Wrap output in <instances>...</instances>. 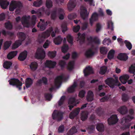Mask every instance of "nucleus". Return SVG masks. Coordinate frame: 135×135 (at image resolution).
I'll return each mask as SVG.
<instances>
[{"label": "nucleus", "instance_id": "nucleus-51", "mask_svg": "<svg viewBox=\"0 0 135 135\" xmlns=\"http://www.w3.org/2000/svg\"><path fill=\"white\" fill-rule=\"evenodd\" d=\"M46 6L48 8H50L52 7V2L50 0H47L46 3Z\"/></svg>", "mask_w": 135, "mask_h": 135}, {"label": "nucleus", "instance_id": "nucleus-10", "mask_svg": "<svg viewBox=\"0 0 135 135\" xmlns=\"http://www.w3.org/2000/svg\"><path fill=\"white\" fill-rule=\"evenodd\" d=\"M21 5V3L20 2L12 1L10 5L9 10L11 11H13L16 7H20Z\"/></svg>", "mask_w": 135, "mask_h": 135}, {"label": "nucleus", "instance_id": "nucleus-13", "mask_svg": "<svg viewBox=\"0 0 135 135\" xmlns=\"http://www.w3.org/2000/svg\"><path fill=\"white\" fill-rule=\"evenodd\" d=\"M56 64V62L51 60H47L44 64L45 67L49 68H54L55 67Z\"/></svg>", "mask_w": 135, "mask_h": 135}, {"label": "nucleus", "instance_id": "nucleus-60", "mask_svg": "<svg viewBox=\"0 0 135 135\" xmlns=\"http://www.w3.org/2000/svg\"><path fill=\"white\" fill-rule=\"evenodd\" d=\"M50 44V42L48 40H47L43 45L44 48L46 49L48 48Z\"/></svg>", "mask_w": 135, "mask_h": 135}, {"label": "nucleus", "instance_id": "nucleus-21", "mask_svg": "<svg viewBox=\"0 0 135 135\" xmlns=\"http://www.w3.org/2000/svg\"><path fill=\"white\" fill-rule=\"evenodd\" d=\"M117 58L121 61H125L128 59L127 55L124 53H120L117 56Z\"/></svg>", "mask_w": 135, "mask_h": 135}, {"label": "nucleus", "instance_id": "nucleus-32", "mask_svg": "<svg viewBox=\"0 0 135 135\" xmlns=\"http://www.w3.org/2000/svg\"><path fill=\"white\" fill-rule=\"evenodd\" d=\"M88 117V113L86 112H83L81 114L80 118L82 121L86 120Z\"/></svg>", "mask_w": 135, "mask_h": 135}, {"label": "nucleus", "instance_id": "nucleus-45", "mask_svg": "<svg viewBox=\"0 0 135 135\" xmlns=\"http://www.w3.org/2000/svg\"><path fill=\"white\" fill-rule=\"evenodd\" d=\"M107 68L106 67L103 66L101 67L99 73L102 75L104 74L106 72Z\"/></svg>", "mask_w": 135, "mask_h": 135}, {"label": "nucleus", "instance_id": "nucleus-12", "mask_svg": "<svg viewBox=\"0 0 135 135\" xmlns=\"http://www.w3.org/2000/svg\"><path fill=\"white\" fill-rule=\"evenodd\" d=\"M40 21L38 23L37 27L40 28V29L41 31L44 30L46 28L47 25L48 24V22L42 19H40Z\"/></svg>", "mask_w": 135, "mask_h": 135}, {"label": "nucleus", "instance_id": "nucleus-37", "mask_svg": "<svg viewBox=\"0 0 135 135\" xmlns=\"http://www.w3.org/2000/svg\"><path fill=\"white\" fill-rule=\"evenodd\" d=\"M97 129L99 131L102 132L104 129V126L102 123H99L97 126Z\"/></svg>", "mask_w": 135, "mask_h": 135}, {"label": "nucleus", "instance_id": "nucleus-16", "mask_svg": "<svg viewBox=\"0 0 135 135\" xmlns=\"http://www.w3.org/2000/svg\"><path fill=\"white\" fill-rule=\"evenodd\" d=\"M88 40L92 44H99L100 43V41L98 37L96 36H89L88 37Z\"/></svg>", "mask_w": 135, "mask_h": 135}, {"label": "nucleus", "instance_id": "nucleus-44", "mask_svg": "<svg viewBox=\"0 0 135 135\" xmlns=\"http://www.w3.org/2000/svg\"><path fill=\"white\" fill-rule=\"evenodd\" d=\"M11 43V41H6L4 44V47L5 50L8 49L10 46Z\"/></svg>", "mask_w": 135, "mask_h": 135}, {"label": "nucleus", "instance_id": "nucleus-49", "mask_svg": "<svg viewBox=\"0 0 135 135\" xmlns=\"http://www.w3.org/2000/svg\"><path fill=\"white\" fill-rule=\"evenodd\" d=\"M100 52L103 54H106L108 50L105 47H103L100 48Z\"/></svg>", "mask_w": 135, "mask_h": 135}, {"label": "nucleus", "instance_id": "nucleus-42", "mask_svg": "<svg viewBox=\"0 0 135 135\" xmlns=\"http://www.w3.org/2000/svg\"><path fill=\"white\" fill-rule=\"evenodd\" d=\"M69 49V47L68 45L64 44L61 48L62 52L64 53L66 52Z\"/></svg>", "mask_w": 135, "mask_h": 135}, {"label": "nucleus", "instance_id": "nucleus-35", "mask_svg": "<svg viewBox=\"0 0 135 135\" xmlns=\"http://www.w3.org/2000/svg\"><path fill=\"white\" fill-rule=\"evenodd\" d=\"M62 38L60 36H58L55 38L54 40V42L56 45L60 44L62 40Z\"/></svg>", "mask_w": 135, "mask_h": 135}, {"label": "nucleus", "instance_id": "nucleus-11", "mask_svg": "<svg viewBox=\"0 0 135 135\" xmlns=\"http://www.w3.org/2000/svg\"><path fill=\"white\" fill-rule=\"evenodd\" d=\"M133 110L132 109H131L129 110V113L131 115V116L128 115L126 117L123 118L122 119V123H127L133 119L134 117L132 114L133 113Z\"/></svg>", "mask_w": 135, "mask_h": 135}, {"label": "nucleus", "instance_id": "nucleus-22", "mask_svg": "<svg viewBox=\"0 0 135 135\" xmlns=\"http://www.w3.org/2000/svg\"><path fill=\"white\" fill-rule=\"evenodd\" d=\"M75 0H70L68 4V9L70 11L72 10L75 7Z\"/></svg>", "mask_w": 135, "mask_h": 135}, {"label": "nucleus", "instance_id": "nucleus-23", "mask_svg": "<svg viewBox=\"0 0 135 135\" xmlns=\"http://www.w3.org/2000/svg\"><path fill=\"white\" fill-rule=\"evenodd\" d=\"M27 52L25 51L21 52L20 54L18 59L20 61H23L26 58L27 56Z\"/></svg>", "mask_w": 135, "mask_h": 135}, {"label": "nucleus", "instance_id": "nucleus-64", "mask_svg": "<svg viewBox=\"0 0 135 135\" xmlns=\"http://www.w3.org/2000/svg\"><path fill=\"white\" fill-rule=\"evenodd\" d=\"M79 54L75 52H73L72 53V56L73 59H75L78 57L79 56Z\"/></svg>", "mask_w": 135, "mask_h": 135}, {"label": "nucleus", "instance_id": "nucleus-17", "mask_svg": "<svg viewBox=\"0 0 135 135\" xmlns=\"http://www.w3.org/2000/svg\"><path fill=\"white\" fill-rule=\"evenodd\" d=\"M117 110L121 114H125L128 112V109L127 107L124 105L118 108Z\"/></svg>", "mask_w": 135, "mask_h": 135}, {"label": "nucleus", "instance_id": "nucleus-46", "mask_svg": "<svg viewBox=\"0 0 135 135\" xmlns=\"http://www.w3.org/2000/svg\"><path fill=\"white\" fill-rule=\"evenodd\" d=\"M59 13L60 14L59 16V19L61 20L63 19L64 15V14L63 10L61 8H60L59 10Z\"/></svg>", "mask_w": 135, "mask_h": 135}, {"label": "nucleus", "instance_id": "nucleus-24", "mask_svg": "<svg viewBox=\"0 0 135 135\" xmlns=\"http://www.w3.org/2000/svg\"><path fill=\"white\" fill-rule=\"evenodd\" d=\"M9 4V3L5 0H0V5L3 9H6Z\"/></svg>", "mask_w": 135, "mask_h": 135}, {"label": "nucleus", "instance_id": "nucleus-2", "mask_svg": "<svg viewBox=\"0 0 135 135\" xmlns=\"http://www.w3.org/2000/svg\"><path fill=\"white\" fill-rule=\"evenodd\" d=\"M53 31L52 28L50 27L45 32H42L41 35H39L38 38V41L40 43L43 42L45 39L50 36L51 33L52 36L54 37L55 35V33Z\"/></svg>", "mask_w": 135, "mask_h": 135}, {"label": "nucleus", "instance_id": "nucleus-27", "mask_svg": "<svg viewBox=\"0 0 135 135\" xmlns=\"http://www.w3.org/2000/svg\"><path fill=\"white\" fill-rule=\"evenodd\" d=\"M94 54L93 49L92 48L87 50L85 52V55L87 57H90L93 56Z\"/></svg>", "mask_w": 135, "mask_h": 135}, {"label": "nucleus", "instance_id": "nucleus-1", "mask_svg": "<svg viewBox=\"0 0 135 135\" xmlns=\"http://www.w3.org/2000/svg\"><path fill=\"white\" fill-rule=\"evenodd\" d=\"M30 18V16H24L21 20V22L24 27L28 28L32 27L35 25L36 17L35 15H33L32 17V21L31 22H29L28 20Z\"/></svg>", "mask_w": 135, "mask_h": 135}, {"label": "nucleus", "instance_id": "nucleus-30", "mask_svg": "<svg viewBox=\"0 0 135 135\" xmlns=\"http://www.w3.org/2000/svg\"><path fill=\"white\" fill-rule=\"evenodd\" d=\"M93 95L92 91H89L88 93L87 99L89 101H91L93 100Z\"/></svg>", "mask_w": 135, "mask_h": 135}, {"label": "nucleus", "instance_id": "nucleus-28", "mask_svg": "<svg viewBox=\"0 0 135 135\" xmlns=\"http://www.w3.org/2000/svg\"><path fill=\"white\" fill-rule=\"evenodd\" d=\"M77 86V82L75 80L73 85L68 88V92L69 93L73 92L75 91V88Z\"/></svg>", "mask_w": 135, "mask_h": 135}, {"label": "nucleus", "instance_id": "nucleus-5", "mask_svg": "<svg viewBox=\"0 0 135 135\" xmlns=\"http://www.w3.org/2000/svg\"><path fill=\"white\" fill-rule=\"evenodd\" d=\"M35 57L40 59H43L45 57V53L44 49L42 48H38L35 54Z\"/></svg>", "mask_w": 135, "mask_h": 135}, {"label": "nucleus", "instance_id": "nucleus-36", "mask_svg": "<svg viewBox=\"0 0 135 135\" xmlns=\"http://www.w3.org/2000/svg\"><path fill=\"white\" fill-rule=\"evenodd\" d=\"M74 66V62L73 61H70L68 64L67 66L68 69L69 70H72Z\"/></svg>", "mask_w": 135, "mask_h": 135}, {"label": "nucleus", "instance_id": "nucleus-41", "mask_svg": "<svg viewBox=\"0 0 135 135\" xmlns=\"http://www.w3.org/2000/svg\"><path fill=\"white\" fill-rule=\"evenodd\" d=\"M115 51L113 50H111L109 52L108 57L109 59H112L114 56Z\"/></svg>", "mask_w": 135, "mask_h": 135}, {"label": "nucleus", "instance_id": "nucleus-55", "mask_svg": "<svg viewBox=\"0 0 135 135\" xmlns=\"http://www.w3.org/2000/svg\"><path fill=\"white\" fill-rule=\"evenodd\" d=\"M107 23L108 28L112 30H113V23L111 21H109Z\"/></svg>", "mask_w": 135, "mask_h": 135}, {"label": "nucleus", "instance_id": "nucleus-20", "mask_svg": "<svg viewBox=\"0 0 135 135\" xmlns=\"http://www.w3.org/2000/svg\"><path fill=\"white\" fill-rule=\"evenodd\" d=\"M129 77V75L127 74L124 75L120 76L119 78V79L122 83L125 84Z\"/></svg>", "mask_w": 135, "mask_h": 135}, {"label": "nucleus", "instance_id": "nucleus-31", "mask_svg": "<svg viewBox=\"0 0 135 135\" xmlns=\"http://www.w3.org/2000/svg\"><path fill=\"white\" fill-rule=\"evenodd\" d=\"M17 53V51H13L9 53L7 55V58L9 59H11L16 55Z\"/></svg>", "mask_w": 135, "mask_h": 135}, {"label": "nucleus", "instance_id": "nucleus-47", "mask_svg": "<svg viewBox=\"0 0 135 135\" xmlns=\"http://www.w3.org/2000/svg\"><path fill=\"white\" fill-rule=\"evenodd\" d=\"M124 43L126 44V47L128 50H130L131 49L132 46V44L126 40L124 41Z\"/></svg>", "mask_w": 135, "mask_h": 135}, {"label": "nucleus", "instance_id": "nucleus-6", "mask_svg": "<svg viewBox=\"0 0 135 135\" xmlns=\"http://www.w3.org/2000/svg\"><path fill=\"white\" fill-rule=\"evenodd\" d=\"M64 77L63 75L57 76L55 80L54 83V87L50 89V91H52L55 88H59L61 85L62 81L63 80Z\"/></svg>", "mask_w": 135, "mask_h": 135}, {"label": "nucleus", "instance_id": "nucleus-39", "mask_svg": "<svg viewBox=\"0 0 135 135\" xmlns=\"http://www.w3.org/2000/svg\"><path fill=\"white\" fill-rule=\"evenodd\" d=\"M56 52L55 51H49L47 53V55L50 57L52 58H54L56 56Z\"/></svg>", "mask_w": 135, "mask_h": 135}, {"label": "nucleus", "instance_id": "nucleus-63", "mask_svg": "<svg viewBox=\"0 0 135 135\" xmlns=\"http://www.w3.org/2000/svg\"><path fill=\"white\" fill-rule=\"evenodd\" d=\"M80 29V26L79 25H77L76 26H74L73 28V31L75 32H78Z\"/></svg>", "mask_w": 135, "mask_h": 135}, {"label": "nucleus", "instance_id": "nucleus-50", "mask_svg": "<svg viewBox=\"0 0 135 135\" xmlns=\"http://www.w3.org/2000/svg\"><path fill=\"white\" fill-rule=\"evenodd\" d=\"M6 28L8 29H11L12 28V25L10 22L8 21L5 24Z\"/></svg>", "mask_w": 135, "mask_h": 135}, {"label": "nucleus", "instance_id": "nucleus-18", "mask_svg": "<svg viewBox=\"0 0 135 135\" xmlns=\"http://www.w3.org/2000/svg\"><path fill=\"white\" fill-rule=\"evenodd\" d=\"M80 109L79 108L73 110L69 114V118L71 119H73L78 115L80 111Z\"/></svg>", "mask_w": 135, "mask_h": 135}, {"label": "nucleus", "instance_id": "nucleus-38", "mask_svg": "<svg viewBox=\"0 0 135 135\" xmlns=\"http://www.w3.org/2000/svg\"><path fill=\"white\" fill-rule=\"evenodd\" d=\"M42 4V0H37L33 2V6L36 7H39L41 6Z\"/></svg>", "mask_w": 135, "mask_h": 135}, {"label": "nucleus", "instance_id": "nucleus-7", "mask_svg": "<svg viewBox=\"0 0 135 135\" xmlns=\"http://www.w3.org/2000/svg\"><path fill=\"white\" fill-rule=\"evenodd\" d=\"M9 82L10 85L13 86L16 85L19 90L21 89V86L22 85V83L17 79H11L9 80Z\"/></svg>", "mask_w": 135, "mask_h": 135}, {"label": "nucleus", "instance_id": "nucleus-54", "mask_svg": "<svg viewBox=\"0 0 135 135\" xmlns=\"http://www.w3.org/2000/svg\"><path fill=\"white\" fill-rule=\"evenodd\" d=\"M129 72L134 73L135 72V64L132 65L129 69Z\"/></svg>", "mask_w": 135, "mask_h": 135}, {"label": "nucleus", "instance_id": "nucleus-61", "mask_svg": "<svg viewBox=\"0 0 135 135\" xmlns=\"http://www.w3.org/2000/svg\"><path fill=\"white\" fill-rule=\"evenodd\" d=\"M76 16V14L75 13H73L69 14L68 16V18L70 20L75 18Z\"/></svg>", "mask_w": 135, "mask_h": 135}, {"label": "nucleus", "instance_id": "nucleus-34", "mask_svg": "<svg viewBox=\"0 0 135 135\" xmlns=\"http://www.w3.org/2000/svg\"><path fill=\"white\" fill-rule=\"evenodd\" d=\"M42 83H43L45 84L47 83V80L46 78L43 77L41 79L38 80L37 81V85H40Z\"/></svg>", "mask_w": 135, "mask_h": 135}, {"label": "nucleus", "instance_id": "nucleus-14", "mask_svg": "<svg viewBox=\"0 0 135 135\" xmlns=\"http://www.w3.org/2000/svg\"><path fill=\"white\" fill-rule=\"evenodd\" d=\"M89 12L87 11V10L85 7L82 6L80 8V15L84 19H85L88 17Z\"/></svg>", "mask_w": 135, "mask_h": 135}, {"label": "nucleus", "instance_id": "nucleus-29", "mask_svg": "<svg viewBox=\"0 0 135 135\" xmlns=\"http://www.w3.org/2000/svg\"><path fill=\"white\" fill-rule=\"evenodd\" d=\"M30 67L32 71H34L37 68L38 64L35 62H33L30 64Z\"/></svg>", "mask_w": 135, "mask_h": 135}, {"label": "nucleus", "instance_id": "nucleus-8", "mask_svg": "<svg viewBox=\"0 0 135 135\" xmlns=\"http://www.w3.org/2000/svg\"><path fill=\"white\" fill-rule=\"evenodd\" d=\"M63 113L57 110H55L52 114L53 118L57 121L61 120L62 118Z\"/></svg>", "mask_w": 135, "mask_h": 135}, {"label": "nucleus", "instance_id": "nucleus-26", "mask_svg": "<svg viewBox=\"0 0 135 135\" xmlns=\"http://www.w3.org/2000/svg\"><path fill=\"white\" fill-rule=\"evenodd\" d=\"M98 19V15L96 12H95L92 15L91 19L90 20V23L91 26H92L93 22L96 21Z\"/></svg>", "mask_w": 135, "mask_h": 135}, {"label": "nucleus", "instance_id": "nucleus-57", "mask_svg": "<svg viewBox=\"0 0 135 135\" xmlns=\"http://www.w3.org/2000/svg\"><path fill=\"white\" fill-rule=\"evenodd\" d=\"M65 99V96H62L60 100L58 102V105L59 106H61L63 103Z\"/></svg>", "mask_w": 135, "mask_h": 135}, {"label": "nucleus", "instance_id": "nucleus-52", "mask_svg": "<svg viewBox=\"0 0 135 135\" xmlns=\"http://www.w3.org/2000/svg\"><path fill=\"white\" fill-rule=\"evenodd\" d=\"M85 91L84 90H81L79 92V96L80 98H83L85 96Z\"/></svg>", "mask_w": 135, "mask_h": 135}, {"label": "nucleus", "instance_id": "nucleus-56", "mask_svg": "<svg viewBox=\"0 0 135 135\" xmlns=\"http://www.w3.org/2000/svg\"><path fill=\"white\" fill-rule=\"evenodd\" d=\"M59 64L61 68L62 69L65 66L66 63L65 61L63 60H61L59 61Z\"/></svg>", "mask_w": 135, "mask_h": 135}, {"label": "nucleus", "instance_id": "nucleus-33", "mask_svg": "<svg viewBox=\"0 0 135 135\" xmlns=\"http://www.w3.org/2000/svg\"><path fill=\"white\" fill-rule=\"evenodd\" d=\"M33 83V80L31 79L27 78L26 79L25 82L26 87L27 88L30 87L32 84Z\"/></svg>", "mask_w": 135, "mask_h": 135}, {"label": "nucleus", "instance_id": "nucleus-15", "mask_svg": "<svg viewBox=\"0 0 135 135\" xmlns=\"http://www.w3.org/2000/svg\"><path fill=\"white\" fill-rule=\"evenodd\" d=\"M118 120L116 115H112L108 119V124L109 125L115 124L117 122Z\"/></svg>", "mask_w": 135, "mask_h": 135}, {"label": "nucleus", "instance_id": "nucleus-43", "mask_svg": "<svg viewBox=\"0 0 135 135\" xmlns=\"http://www.w3.org/2000/svg\"><path fill=\"white\" fill-rule=\"evenodd\" d=\"M77 130L75 127H73L68 132V135H71L77 132Z\"/></svg>", "mask_w": 135, "mask_h": 135}, {"label": "nucleus", "instance_id": "nucleus-25", "mask_svg": "<svg viewBox=\"0 0 135 135\" xmlns=\"http://www.w3.org/2000/svg\"><path fill=\"white\" fill-rule=\"evenodd\" d=\"M85 35L84 33L81 34L79 33L78 34V37L77 41H79L80 43H81L83 42L85 39Z\"/></svg>", "mask_w": 135, "mask_h": 135}, {"label": "nucleus", "instance_id": "nucleus-59", "mask_svg": "<svg viewBox=\"0 0 135 135\" xmlns=\"http://www.w3.org/2000/svg\"><path fill=\"white\" fill-rule=\"evenodd\" d=\"M62 31L64 33L67 30L66 25L65 24H63L61 26Z\"/></svg>", "mask_w": 135, "mask_h": 135}, {"label": "nucleus", "instance_id": "nucleus-9", "mask_svg": "<svg viewBox=\"0 0 135 135\" xmlns=\"http://www.w3.org/2000/svg\"><path fill=\"white\" fill-rule=\"evenodd\" d=\"M79 102L80 101L79 100H75L74 98H70L68 101L69 109L71 110L74 106H75L76 104H78Z\"/></svg>", "mask_w": 135, "mask_h": 135}, {"label": "nucleus", "instance_id": "nucleus-3", "mask_svg": "<svg viewBox=\"0 0 135 135\" xmlns=\"http://www.w3.org/2000/svg\"><path fill=\"white\" fill-rule=\"evenodd\" d=\"M18 35L19 40L16 41L15 43L13 44L12 48V49H15L18 48L21 45L22 41L24 40L26 37L25 35L22 32L18 33Z\"/></svg>", "mask_w": 135, "mask_h": 135}, {"label": "nucleus", "instance_id": "nucleus-48", "mask_svg": "<svg viewBox=\"0 0 135 135\" xmlns=\"http://www.w3.org/2000/svg\"><path fill=\"white\" fill-rule=\"evenodd\" d=\"M67 39L68 42L71 44H73V38L72 37L70 34H68L67 36Z\"/></svg>", "mask_w": 135, "mask_h": 135}, {"label": "nucleus", "instance_id": "nucleus-40", "mask_svg": "<svg viewBox=\"0 0 135 135\" xmlns=\"http://www.w3.org/2000/svg\"><path fill=\"white\" fill-rule=\"evenodd\" d=\"M12 65V63L11 62L6 61L4 62L3 67L5 68L8 69Z\"/></svg>", "mask_w": 135, "mask_h": 135}, {"label": "nucleus", "instance_id": "nucleus-62", "mask_svg": "<svg viewBox=\"0 0 135 135\" xmlns=\"http://www.w3.org/2000/svg\"><path fill=\"white\" fill-rule=\"evenodd\" d=\"M6 15L3 13L0 14V21H2L4 20L5 18Z\"/></svg>", "mask_w": 135, "mask_h": 135}, {"label": "nucleus", "instance_id": "nucleus-58", "mask_svg": "<svg viewBox=\"0 0 135 135\" xmlns=\"http://www.w3.org/2000/svg\"><path fill=\"white\" fill-rule=\"evenodd\" d=\"M128 99V96L126 94H123L122 95V100L124 102H126Z\"/></svg>", "mask_w": 135, "mask_h": 135}, {"label": "nucleus", "instance_id": "nucleus-53", "mask_svg": "<svg viewBox=\"0 0 135 135\" xmlns=\"http://www.w3.org/2000/svg\"><path fill=\"white\" fill-rule=\"evenodd\" d=\"M111 43V41L109 38H105L103 41V44L104 45H108Z\"/></svg>", "mask_w": 135, "mask_h": 135}, {"label": "nucleus", "instance_id": "nucleus-19", "mask_svg": "<svg viewBox=\"0 0 135 135\" xmlns=\"http://www.w3.org/2000/svg\"><path fill=\"white\" fill-rule=\"evenodd\" d=\"M84 75L87 76L88 75L92 74L93 71L92 68L90 67H86L84 70Z\"/></svg>", "mask_w": 135, "mask_h": 135}, {"label": "nucleus", "instance_id": "nucleus-4", "mask_svg": "<svg viewBox=\"0 0 135 135\" xmlns=\"http://www.w3.org/2000/svg\"><path fill=\"white\" fill-rule=\"evenodd\" d=\"M104 81L106 84L112 88H113L115 85L119 86L120 84L118 80L115 81L114 79L111 77L107 78Z\"/></svg>", "mask_w": 135, "mask_h": 135}]
</instances>
